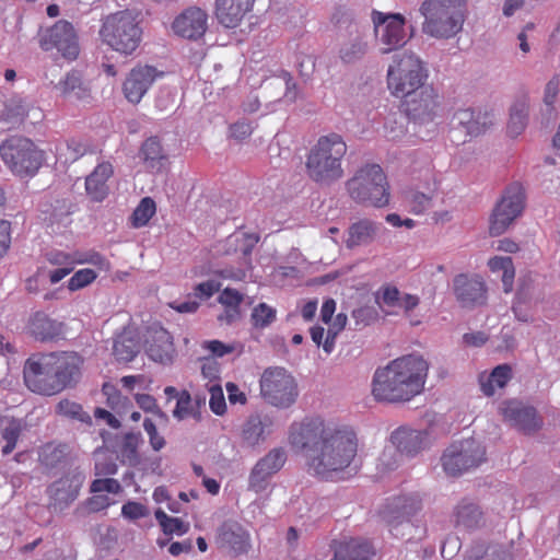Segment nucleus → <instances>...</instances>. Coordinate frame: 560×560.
<instances>
[{
    "instance_id": "412c9836",
    "label": "nucleus",
    "mask_w": 560,
    "mask_h": 560,
    "mask_svg": "<svg viewBox=\"0 0 560 560\" xmlns=\"http://www.w3.org/2000/svg\"><path fill=\"white\" fill-rule=\"evenodd\" d=\"M162 75L154 67L137 66L132 68L122 82V93L131 104H139L152 84Z\"/></svg>"
},
{
    "instance_id": "79ce46f5",
    "label": "nucleus",
    "mask_w": 560,
    "mask_h": 560,
    "mask_svg": "<svg viewBox=\"0 0 560 560\" xmlns=\"http://www.w3.org/2000/svg\"><path fill=\"white\" fill-rule=\"evenodd\" d=\"M455 521L458 526L474 528L481 521V512L474 502L463 501L455 509Z\"/></svg>"
},
{
    "instance_id": "e433bc0d",
    "label": "nucleus",
    "mask_w": 560,
    "mask_h": 560,
    "mask_svg": "<svg viewBox=\"0 0 560 560\" xmlns=\"http://www.w3.org/2000/svg\"><path fill=\"white\" fill-rule=\"evenodd\" d=\"M374 550L366 541L350 540L335 551L332 560H372Z\"/></svg>"
},
{
    "instance_id": "a18cd8bd",
    "label": "nucleus",
    "mask_w": 560,
    "mask_h": 560,
    "mask_svg": "<svg viewBox=\"0 0 560 560\" xmlns=\"http://www.w3.org/2000/svg\"><path fill=\"white\" fill-rule=\"evenodd\" d=\"M1 428L2 438L5 440V445L2 448V453L8 455L15 448L18 439L23 429V424L20 420L5 417L1 420Z\"/></svg>"
},
{
    "instance_id": "680f3d73",
    "label": "nucleus",
    "mask_w": 560,
    "mask_h": 560,
    "mask_svg": "<svg viewBox=\"0 0 560 560\" xmlns=\"http://www.w3.org/2000/svg\"><path fill=\"white\" fill-rule=\"evenodd\" d=\"M210 398L209 407L218 416H221L226 410V404L223 395L222 387L219 384H213L209 387Z\"/></svg>"
},
{
    "instance_id": "8fccbe9b",
    "label": "nucleus",
    "mask_w": 560,
    "mask_h": 560,
    "mask_svg": "<svg viewBox=\"0 0 560 560\" xmlns=\"http://www.w3.org/2000/svg\"><path fill=\"white\" fill-rule=\"evenodd\" d=\"M285 460V451L283 448L277 447L269 451L256 464L264 468L268 474L273 476L283 467Z\"/></svg>"
},
{
    "instance_id": "f8f14e48",
    "label": "nucleus",
    "mask_w": 560,
    "mask_h": 560,
    "mask_svg": "<svg viewBox=\"0 0 560 560\" xmlns=\"http://www.w3.org/2000/svg\"><path fill=\"white\" fill-rule=\"evenodd\" d=\"M405 110L408 118L419 126L435 125L443 115L440 96L430 85L406 96Z\"/></svg>"
},
{
    "instance_id": "cd10ccee",
    "label": "nucleus",
    "mask_w": 560,
    "mask_h": 560,
    "mask_svg": "<svg viewBox=\"0 0 560 560\" xmlns=\"http://www.w3.org/2000/svg\"><path fill=\"white\" fill-rule=\"evenodd\" d=\"M378 228L376 222L369 219H361L353 222L347 231L345 238L346 246L349 249L369 246L375 241Z\"/></svg>"
},
{
    "instance_id": "3c124183",
    "label": "nucleus",
    "mask_w": 560,
    "mask_h": 560,
    "mask_svg": "<svg viewBox=\"0 0 560 560\" xmlns=\"http://www.w3.org/2000/svg\"><path fill=\"white\" fill-rule=\"evenodd\" d=\"M155 518L166 535L176 534L182 536L187 533L188 524L178 517L168 516L163 510L155 511Z\"/></svg>"
},
{
    "instance_id": "2eb2a0df",
    "label": "nucleus",
    "mask_w": 560,
    "mask_h": 560,
    "mask_svg": "<svg viewBox=\"0 0 560 560\" xmlns=\"http://www.w3.org/2000/svg\"><path fill=\"white\" fill-rule=\"evenodd\" d=\"M47 354L32 357L24 365L23 375L26 387L33 393L40 395L58 394V388L52 387L55 383L54 372Z\"/></svg>"
},
{
    "instance_id": "bf43d9fd",
    "label": "nucleus",
    "mask_w": 560,
    "mask_h": 560,
    "mask_svg": "<svg viewBox=\"0 0 560 560\" xmlns=\"http://www.w3.org/2000/svg\"><path fill=\"white\" fill-rule=\"evenodd\" d=\"M57 412L61 416L77 419L81 422H86L90 420L89 415L83 411L81 405L68 399L59 401L57 405Z\"/></svg>"
},
{
    "instance_id": "39448f33",
    "label": "nucleus",
    "mask_w": 560,
    "mask_h": 560,
    "mask_svg": "<svg viewBox=\"0 0 560 560\" xmlns=\"http://www.w3.org/2000/svg\"><path fill=\"white\" fill-rule=\"evenodd\" d=\"M387 88L395 97H406L427 86L428 69L411 50L396 52L387 68Z\"/></svg>"
},
{
    "instance_id": "774afa93",
    "label": "nucleus",
    "mask_w": 560,
    "mask_h": 560,
    "mask_svg": "<svg viewBox=\"0 0 560 560\" xmlns=\"http://www.w3.org/2000/svg\"><path fill=\"white\" fill-rule=\"evenodd\" d=\"M243 295L235 289L226 288L219 296V302L229 308L240 310Z\"/></svg>"
},
{
    "instance_id": "4d7b16f0",
    "label": "nucleus",
    "mask_w": 560,
    "mask_h": 560,
    "mask_svg": "<svg viewBox=\"0 0 560 560\" xmlns=\"http://www.w3.org/2000/svg\"><path fill=\"white\" fill-rule=\"evenodd\" d=\"M97 272L91 268H83L73 273L68 281V289L70 291L81 290L95 281Z\"/></svg>"
},
{
    "instance_id": "dca6fc26",
    "label": "nucleus",
    "mask_w": 560,
    "mask_h": 560,
    "mask_svg": "<svg viewBox=\"0 0 560 560\" xmlns=\"http://www.w3.org/2000/svg\"><path fill=\"white\" fill-rule=\"evenodd\" d=\"M40 46L45 50L56 48L62 57L73 60L79 55V43L73 26L67 21H58L40 36Z\"/></svg>"
},
{
    "instance_id": "5701e85b",
    "label": "nucleus",
    "mask_w": 560,
    "mask_h": 560,
    "mask_svg": "<svg viewBox=\"0 0 560 560\" xmlns=\"http://www.w3.org/2000/svg\"><path fill=\"white\" fill-rule=\"evenodd\" d=\"M254 1L255 0H215V18L224 27H237L244 18L253 10Z\"/></svg>"
},
{
    "instance_id": "6e6d98bb",
    "label": "nucleus",
    "mask_w": 560,
    "mask_h": 560,
    "mask_svg": "<svg viewBox=\"0 0 560 560\" xmlns=\"http://www.w3.org/2000/svg\"><path fill=\"white\" fill-rule=\"evenodd\" d=\"M271 477L264 468L255 464L248 477V489L256 493L267 490Z\"/></svg>"
},
{
    "instance_id": "f3484780",
    "label": "nucleus",
    "mask_w": 560,
    "mask_h": 560,
    "mask_svg": "<svg viewBox=\"0 0 560 560\" xmlns=\"http://www.w3.org/2000/svg\"><path fill=\"white\" fill-rule=\"evenodd\" d=\"M85 480V474L79 468L67 471L48 488L50 505L55 511H63L79 495V491Z\"/></svg>"
},
{
    "instance_id": "09e8293b",
    "label": "nucleus",
    "mask_w": 560,
    "mask_h": 560,
    "mask_svg": "<svg viewBox=\"0 0 560 560\" xmlns=\"http://www.w3.org/2000/svg\"><path fill=\"white\" fill-rule=\"evenodd\" d=\"M277 317V311L267 303H258L253 307L250 320L255 328L265 329L269 327Z\"/></svg>"
},
{
    "instance_id": "37998d69",
    "label": "nucleus",
    "mask_w": 560,
    "mask_h": 560,
    "mask_svg": "<svg viewBox=\"0 0 560 560\" xmlns=\"http://www.w3.org/2000/svg\"><path fill=\"white\" fill-rule=\"evenodd\" d=\"M72 268L74 265H92L100 271H109V261L100 253L95 250H73L70 252Z\"/></svg>"
},
{
    "instance_id": "6ab92c4d",
    "label": "nucleus",
    "mask_w": 560,
    "mask_h": 560,
    "mask_svg": "<svg viewBox=\"0 0 560 560\" xmlns=\"http://www.w3.org/2000/svg\"><path fill=\"white\" fill-rule=\"evenodd\" d=\"M208 13L199 7H188L178 13L172 24V33L187 40H199L208 30Z\"/></svg>"
},
{
    "instance_id": "aec40b11",
    "label": "nucleus",
    "mask_w": 560,
    "mask_h": 560,
    "mask_svg": "<svg viewBox=\"0 0 560 560\" xmlns=\"http://www.w3.org/2000/svg\"><path fill=\"white\" fill-rule=\"evenodd\" d=\"M47 357L51 359L49 362L55 377L52 387H57L59 393L79 381L83 363L80 355L74 352H62L48 353Z\"/></svg>"
},
{
    "instance_id": "7ed1b4c3",
    "label": "nucleus",
    "mask_w": 560,
    "mask_h": 560,
    "mask_svg": "<svg viewBox=\"0 0 560 560\" xmlns=\"http://www.w3.org/2000/svg\"><path fill=\"white\" fill-rule=\"evenodd\" d=\"M348 147L338 133L322 136L310 149L305 167L311 179L330 185L343 177L342 161Z\"/></svg>"
},
{
    "instance_id": "de8ad7c7",
    "label": "nucleus",
    "mask_w": 560,
    "mask_h": 560,
    "mask_svg": "<svg viewBox=\"0 0 560 560\" xmlns=\"http://www.w3.org/2000/svg\"><path fill=\"white\" fill-rule=\"evenodd\" d=\"M488 266L493 272L502 271L503 289L505 292H510L514 278L512 259L510 257L495 256L488 261Z\"/></svg>"
},
{
    "instance_id": "5fc2aeb1",
    "label": "nucleus",
    "mask_w": 560,
    "mask_h": 560,
    "mask_svg": "<svg viewBox=\"0 0 560 560\" xmlns=\"http://www.w3.org/2000/svg\"><path fill=\"white\" fill-rule=\"evenodd\" d=\"M352 318L357 327H366L378 318V311L374 305L362 304L352 311Z\"/></svg>"
},
{
    "instance_id": "0eeeda50",
    "label": "nucleus",
    "mask_w": 560,
    "mask_h": 560,
    "mask_svg": "<svg viewBox=\"0 0 560 560\" xmlns=\"http://www.w3.org/2000/svg\"><path fill=\"white\" fill-rule=\"evenodd\" d=\"M102 40L122 55H131L140 45L142 30L129 11L108 15L100 31Z\"/></svg>"
},
{
    "instance_id": "c9c22d12",
    "label": "nucleus",
    "mask_w": 560,
    "mask_h": 560,
    "mask_svg": "<svg viewBox=\"0 0 560 560\" xmlns=\"http://www.w3.org/2000/svg\"><path fill=\"white\" fill-rule=\"evenodd\" d=\"M28 331L39 340H50L62 332V325L48 318L45 314H35L28 323Z\"/></svg>"
},
{
    "instance_id": "13d9d810",
    "label": "nucleus",
    "mask_w": 560,
    "mask_h": 560,
    "mask_svg": "<svg viewBox=\"0 0 560 560\" xmlns=\"http://www.w3.org/2000/svg\"><path fill=\"white\" fill-rule=\"evenodd\" d=\"M346 324L347 315L343 313H339L332 323H329L326 339L323 343V349L326 353H330L334 350L336 336L345 328Z\"/></svg>"
},
{
    "instance_id": "4468645a",
    "label": "nucleus",
    "mask_w": 560,
    "mask_h": 560,
    "mask_svg": "<svg viewBox=\"0 0 560 560\" xmlns=\"http://www.w3.org/2000/svg\"><path fill=\"white\" fill-rule=\"evenodd\" d=\"M257 242L258 237L255 234L246 232H236L230 235L225 241V253L228 255L240 254V265L237 267L226 266L217 271V273L228 280H244L252 269L250 253Z\"/></svg>"
},
{
    "instance_id": "052dcab7",
    "label": "nucleus",
    "mask_w": 560,
    "mask_h": 560,
    "mask_svg": "<svg viewBox=\"0 0 560 560\" xmlns=\"http://www.w3.org/2000/svg\"><path fill=\"white\" fill-rule=\"evenodd\" d=\"M404 119L389 118L384 125L383 135L389 141H399L406 135Z\"/></svg>"
},
{
    "instance_id": "1a4fd4ad",
    "label": "nucleus",
    "mask_w": 560,
    "mask_h": 560,
    "mask_svg": "<svg viewBox=\"0 0 560 560\" xmlns=\"http://www.w3.org/2000/svg\"><path fill=\"white\" fill-rule=\"evenodd\" d=\"M260 395L271 406L287 409L299 396L295 378L283 368H269L260 377Z\"/></svg>"
},
{
    "instance_id": "9d476101",
    "label": "nucleus",
    "mask_w": 560,
    "mask_h": 560,
    "mask_svg": "<svg viewBox=\"0 0 560 560\" xmlns=\"http://www.w3.org/2000/svg\"><path fill=\"white\" fill-rule=\"evenodd\" d=\"M486 460L485 447L474 439L452 443L443 453L441 464L448 476H459Z\"/></svg>"
},
{
    "instance_id": "b1692460",
    "label": "nucleus",
    "mask_w": 560,
    "mask_h": 560,
    "mask_svg": "<svg viewBox=\"0 0 560 560\" xmlns=\"http://www.w3.org/2000/svg\"><path fill=\"white\" fill-rule=\"evenodd\" d=\"M450 124L454 130H462L469 137H478L490 127L491 120L487 114L471 108H458L454 112Z\"/></svg>"
},
{
    "instance_id": "864d4df0",
    "label": "nucleus",
    "mask_w": 560,
    "mask_h": 560,
    "mask_svg": "<svg viewBox=\"0 0 560 560\" xmlns=\"http://www.w3.org/2000/svg\"><path fill=\"white\" fill-rule=\"evenodd\" d=\"M400 454L396 447L390 443L386 445L377 459V469L381 474H386L398 467Z\"/></svg>"
},
{
    "instance_id": "0e129e2a",
    "label": "nucleus",
    "mask_w": 560,
    "mask_h": 560,
    "mask_svg": "<svg viewBox=\"0 0 560 560\" xmlns=\"http://www.w3.org/2000/svg\"><path fill=\"white\" fill-rule=\"evenodd\" d=\"M191 413V397L187 390H183L178 394L176 407L173 411V416L183 420Z\"/></svg>"
},
{
    "instance_id": "6e6552de",
    "label": "nucleus",
    "mask_w": 560,
    "mask_h": 560,
    "mask_svg": "<svg viewBox=\"0 0 560 560\" xmlns=\"http://www.w3.org/2000/svg\"><path fill=\"white\" fill-rule=\"evenodd\" d=\"M0 156L16 176H34L44 161V152L23 137H11L0 144Z\"/></svg>"
},
{
    "instance_id": "ddd939ff",
    "label": "nucleus",
    "mask_w": 560,
    "mask_h": 560,
    "mask_svg": "<svg viewBox=\"0 0 560 560\" xmlns=\"http://www.w3.org/2000/svg\"><path fill=\"white\" fill-rule=\"evenodd\" d=\"M525 206V192L521 184L510 185L497 203L490 219V234L501 235L520 217Z\"/></svg>"
},
{
    "instance_id": "9b49d317",
    "label": "nucleus",
    "mask_w": 560,
    "mask_h": 560,
    "mask_svg": "<svg viewBox=\"0 0 560 560\" xmlns=\"http://www.w3.org/2000/svg\"><path fill=\"white\" fill-rule=\"evenodd\" d=\"M375 45L382 55L397 50L408 42L405 31L406 19L400 13H383L373 11Z\"/></svg>"
},
{
    "instance_id": "4c0bfd02",
    "label": "nucleus",
    "mask_w": 560,
    "mask_h": 560,
    "mask_svg": "<svg viewBox=\"0 0 560 560\" xmlns=\"http://www.w3.org/2000/svg\"><path fill=\"white\" fill-rule=\"evenodd\" d=\"M138 352L139 341L131 329H125L115 338L113 353L118 361L129 362Z\"/></svg>"
},
{
    "instance_id": "c85d7f7f",
    "label": "nucleus",
    "mask_w": 560,
    "mask_h": 560,
    "mask_svg": "<svg viewBox=\"0 0 560 560\" xmlns=\"http://www.w3.org/2000/svg\"><path fill=\"white\" fill-rule=\"evenodd\" d=\"M424 190H412L406 196V201L410 212L413 214H423L433 207V201L438 196L439 182L435 176L431 175L423 187Z\"/></svg>"
},
{
    "instance_id": "a211bd4d",
    "label": "nucleus",
    "mask_w": 560,
    "mask_h": 560,
    "mask_svg": "<svg viewBox=\"0 0 560 560\" xmlns=\"http://www.w3.org/2000/svg\"><path fill=\"white\" fill-rule=\"evenodd\" d=\"M422 509V499L418 493H410L395 499L393 513L388 516L389 532L396 538L410 534L412 524L409 517Z\"/></svg>"
},
{
    "instance_id": "f704fd0d",
    "label": "nucleus",
    "mask_w": 560,
    "mask_h": 560,
    "mask_svg": "<svg viewBox=\"0 0 560 560\" xmlns=\"http://www.w3.org/2000/svg\"><path fill=\"white\" fill-rule=\"evenodd\" d=\"M512 370L506 364L498 365L491 373H482L479 376V384L482 393L487 396L494 395L502 389L511 380Z\"/></svg>"
},
{
    "instance_id": "7c9ffc66",
    "label": "nucleus",
    "mask_w": 560,
    "mask_h": 560,
    "mask_svg": "<svg viewBox=\"0 0 560 560\" xmlns=\"http://www.w3.org/2000/svg\"><path fill=\"white\" fill-rule=\"evenodd\" d=\"M271 425L272 421L267 416H250L242 427V443L249 447L261 444L271 432Z\"/></svg>"
},
{
    "instance_id": "473e14b6",
    "label": "nucleus",
    "mask_w": 560,
    "mask_h": 560,
    "mask_svg": "<svg viewBox=\"0 0 560 560\" xmlns=\"http://www.w3.org/2000/svg\"><path fill=\"white\" fill-rule=\"evenodd\" d=\"M2 117L15 124L23 121L26 117H32L35 121H38L42 119L43 114L30 101L15 95L5 102Z\"/></svg>"
},
{
    "instance_id": "a878e982",
    "label": "nucleus",
    "mask_w": 560,
    "mask_h": 560,
    "mask_svg": "<svg viewBox=\"0 0 560 560\" xmlns=\"http://www.w3.org/2000/svg\"><path fill=\"white\" fill-rule=\"evenodd\" d=\"M368 51L366 36L363 30L351 24L348 28V36L341 42L339 58L343 63H354Z\"/></svg>"
},
{
    "instance_id": "72a5a7b5",
    "label": "nucleus",
    "mask_w": 560,
    "mask_h": 560,
    "mask_svg": "<svg viewBox=\"0 0 560 560\" xmlns=\"http://www.w3.org/2000/svg\"><path fill=\"white\" fill-rule=\"evenodd\" d=\"M113 174V166L109 163H101L95 170L86 177L85 189L86 194L95 201L103 200L108 192L106 185L107 179Z\"/></svg>"
},
{
    "instance_id": "49530a36",
    "label": "nucleus",
    "mask_w": 560,
    "mask_h": 560,
    "mask_svg": "<svg viewBox=\"0 0 560 560\" xmlns=\"http://www.w3.org/2000/svg\"><path fill=\"white\" fill-rule=\"evenodd\" d=\"M141 155L147 167L159 170L164 159L160 141L156 138H149L142 145Z\"/></svg>"
},
{
    "instance_id": "20e7f679",
    "label": "nucleus",
    "mask_w": 560,
    "mask_h": 560,
    "mask_svg": "<svg viewBox=\"0 0 560 560\" xmlns=\"http://www.w3.org/2000/svg\"><path fill=\"white\" fill-rule=\"evenodd\" d=\"M464 7L465 0H424L419 8L422 33L436 39L456 36L465 22Z\"/></svg>"
},
{
    "instance_id": "338daca9",
    "label": "nucleus",
    "mask_w": 560,
    "mask_h": 560,
    "mask_svg": "<svg viewBox=\"0 0 560 560\" xmlns=\"http://www.w3.org/2000/svg\"><path fill=\"white\" fill-rule=\"evenodd\" d=\"M220 282L210 279L197 284L194 289V295L200 300H208L220 290Z\"/></svg>"
},
{
    "instance_id": "393cba45",
    "label": "nucleus",
    "mask_w": 560,
    "mask_h": 560,
    "mask_svg": "<svg viewBox=\"0 0 560 560\" xmlns=\"http://www.w3.org/2000/svg\"><path fill=\"white\" fill-rule=\"evenodd\" d=\"M390 443L400 455L413 456L429 445V436L425 431L401 427L392 433Z\"/></svg>"
},
{
    "instance_id": "f257e3e1",
    "label": "nucleus",
    "mask_w": 560,
    "mask_h": 560,
    "mask_svg": "<svg viewBox=\"0 0 560 560\" xmlns=\"http://www.w3.org/2000/svg\"><path fill=\"white\" fill-rule=\"evenodd\" d=\"M289 444L303 453L311 475L334 479L353 463L358 454V438L349 427L306 417L289 428Z\"/></svg>"
},
{
    "instance_id": "2f4dec72",
    "label": "nucleus",
    "mask_w": 560,
    "mask_h": 560,
    "mask_svg": "<svg viewBox=\"0 0 560 560\" xmlns=\"http://www.w3.org/2000/svg\"><path fill=\"white\" fill-rule=\"evenodd\" d=\"M147 342V353L153 361L166 363L172 360L174 348L167 330L162 327L154 329Z\"/></svg>"
},
{
    "instance_id": "4be33fe9",
    "label": "nucleus",
    "mask_w": 560,
    "mask_h": 560,
    "mask_svg": "<svg viewBox=\"0 0 560 560\" xmlns=\"http://www.w3.org/2000/svg\"><path fill=\"white\" fill-rule=\"evenodd\" d=\"M500 411L505 421L525 433H532L541 428L542 420L536 409L521 401H503Z\"/></svg>"
},
{
    "instance_id": "a19ab883",
    "label": "nucleus",
    "mask_w": 560,
    "mask_h": 560,
    "mask_svg": "<svg viewBox=\"0 0 560 560\" xmlns=\"http://www.w3.org/2000/svg\"><path fill=\"white\" fill-rule=\"evenodd\" d=\"M401 293L396 287L386 284L381 287L375 293V303L380 308L384 310L386 314H396L399 305Z\"/></svg>"
},
{
    "instance_id": "c756f323",
    "label": "nucleus",
    "mask_w": 560,
    "mask_h": 560,
    "mask_svg": "<svg viewBox=\"0 0 560 560\" xmlns=\"http://www.w3.org/2000/svg\"><path fill=\"white\" fill-rule=\"evenodd\" d=\"M218 542L237 553L245 552L249 546L248 533L236 522H225L218 530Z\"/></svg>"
},
{
    "instance_id": "e2e57ef3",
    "label": "nucleus",
    "mask_w": 560,
    "mask_h": 560,
    "mask_svg": "<svg viewBox=\"0 0 560 560\" xmlns=\"http://www.w3.org/2000/svg\"><path fill=\"white\" fill-rule=\"evenodd\" d=\"M143 429L149 438V443L153 451L159 452L161 451L165 444L166 441L163 435H161L153 423V421L149 418H145L143 421Z\"/></svg>"
},
{
    "instance_id": "423d86ee",
    "label": "nucleus",
    "mask_w": 560,
    "mask_h": 560,
    "mask_svg": "<svg viewBox=\"0 0 560 560\" xmlns=\"http://www.w3.org/2000/svg\"><path fill=\"white\" fill-rule=\"evenodd\" d=\"M350 197L359 203L375 208L388 206L390 194L386 175L377 164L360 167L347 182Z\"/></svg>"
},
{
    "instance_id": "c03bdc74",
    "label": "nucleus",
    "mask_w": 560,
    "mask_h": 560,
    "mask_svg": "<svg viewBox=\"0 0 560 560\" xmlns=\"http://www.w3.org/2000/svg\"><path fill=\"white\" fill-rule=\"evenodd\" d=\"M465 560H511V555L500 546L476 545L469 550Z\"/></svg>"
},
{
    "instance_id": "ea45409f",
    "label": "nucleus",
    "mask_w": 560,
    "mask_h": 560,
    "mask_svg": "<svg viewBox=\"0 0 560 560\" xmlns=\"http://www.w3.org/2000/svg\"><path fill=\"white\" fill-rule=\"evenodd\" d=\"M56 89L65 97L74 100H85L90 96L89 89L83 84L80 75L75 72L68 73L60 82L56 85Z\"/></svg>"
},
{
    "instance_id": "f03ea898",
    "label": "nucleus",
    "mask_w": 560,
    "mask_h": 560,
    "mask_svg": "<svg viewBox=\"0 0 560 560\" xmlns=\"http://www.w3.org/2000/svg\"><path fill=\"white\" fill-rule=\"evenodd\" d=\"M429 365L419 355H406L376 370L373 395L377 400L407 401L424 387Z\"/></svg>"
},
{
    "instance_id": "603ef678",
    "label": "nucleus",
    "mask_w": 560,
    "mask_h": 560,
    "mask_svg": "<svg viewBox=\"0 0 560 560\" xmlns=\"http://www.w3.org/2000/svg\"><path fill=\"white\" fill-rule=\"evenodd\" d=\"M155 213V202L149 198H143L135 209L131 220L135 228L144 226Z\"/></svg>"
},
{
    "instance_id": "bb28decb",
    "label": "nucleus",
    "mask_w": 560,
    "mask_h": 560,
    "mask_svg": "<svg viewBox=\"0 0 560 560\" xmlns=\"http://www.w3.org/2000/svg\"><path fill=\"white\" fill-rule=\"evenodd\" d=\"M453 289L463 305L480 303L483 300L485 283L478 276H456L453 280Z\"/></svg>"
},
{
    "instance_id": "69168bd1",
    "label": "nucleus",
    "mask_w": 560,
    "mask_h": 560,
    "mask_svg": "<svg viewBox=\"0 0 560 560\" xmlns=\"http://www.w3.org/2000/svg\"><path fill=\"white\" fill-rule=\"evenodd\" d=\"M91 491L93 493L107 492L116 494L121 491V487L116 479H95L91 485Z\"/></svg>"
},
{
    "instance_id": "58836bf2",
    "label": "nucleus",
    "mask_w": 560,
    "mask_h": 560,
    "mask_svg": "<svg viewBox=\"0 0 560 560\" xmlns=\"http://www.w3.org/2000/svg\"><path fill=\"white\" fill-rule=\"evenodd\" d=\"M88 150L89 145L83 140L70 139L56 147V158L59 163L67 165L79 160Z\"/></svg>"
}]
</instances>
